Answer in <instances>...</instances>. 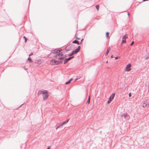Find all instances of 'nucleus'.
Wrapping results in <instances>:
<instances>
[{
    "instance_id": "1",
    "label": "nucleus",
    "mask_w": 149,
    "mask_h": 149,
    "mask_svg": "<svg viewBox=\"0 0 149 149\" xmlns=\"http://www.w3.org/2000/svg\"><path fill=\"white\" fill-rule=\"evenodd\" d=\"M40 94H42L43 100H46L49 96L47 91L46 90L41 91L39 92Z\"/></svg>"
},
{
    "instance_id": "2",
    "label": "nucleus",
    "mask_w": 149,
    "mask_h": 149,
    "mask_svg": "<svg viewBox=\"0 0 149 149\" xmlns=\"http://www.w3.org/2000/svg\"><path fill=\"white\" fill-rule=\"evenodd\" d=\"M66 57V56L64 55L62 53H61L59 54H58L56 56V58L59 59H63Z\"/></svg>"
},
{
    "instance_id": "3",
    "label": "nucleus",
    "mask_w": 149,
    "mask_h": 149,
    "mask_svg": "<svg viewBox=\"0 0 149 149\" xmlns=\"http://www.w3.org/2000/svg\"><path fill=\"white\" fill-rule=\"evenodd\" d=\"M50 63L52 64H58L62 63V62L61 61H57L54 59H52L50 61Z\"/></svg>"
},
{
    "instance_id": "4",
    "label": "nucleus",
    "mask_w": 149,
    "mask_h": 149,
    "mask_svg": "<svg viewBox=\"0 0 149 149\" xmlns=\"http://www.w3.org/2000/svg\"><path fill=\"white\" fill-rule=\"evenodd\" d=\"M131 64L130 63L127 64L125 67V70L126 72H129L131 70Z\"/></svg>"
},
{
    "instance_id": "5",
    "label": "nucleus",
    "mask_w": 149,
    "mask_h": 149,
    "mask_svg": "<svg viewBox=\"0 0 149 149\" xmlns=\"http://www.w3.org/2000/svg\"><path fill=\"white\" fill-rule=\"evenodd\" d=\"M147 101H149V99H146L144 101V102L143 105V107H145L148 106L149 105V102H147Z\"/></svg>"
},
{
    "instance_id": "6",
    "label": "nucleus",
    "mask_w": 149,
    "mask_h": 149,
    "mask_svg": "<svg viewBox=\"0 0 149 149\" xmlns=\"http://www.w3.org/2000/svg\"><path fill=\"white\" fill-rule=\"evenodd\" d=\"M128 37V36L127 35L125 34L124 35L122 38V43H126V41L125 40Z\"/></svg>"
},
{
    "instance_id": "7",
    "label": "nucleus",
    "mask_w": 149,
    "mask_h": 149,
    "mask_svg": "<svg viewBox=\"0 0 149 149\" xmlns=\"http://www.w3.org/2000/svg\"><path fill=\"white\" fill-rule=\"evenodd\" d=\"M35 63H36L38 65H40L42 63V61L40 59H38L36 61Z\"/></svg>"
},
{
    "instance_id": "8",
    "label": "nucleus",
    "mask_w": 149,
    "mask_h": 149,
    "mask_svg": "<svg viewBox=\"0 0 149 149\" xmlns=\"http://www.w3.org/2000/svg\"><path fill=\"white\" fill-rule=\"evenodd\" d=\"M80 47L79 46L78 48L76 49L75 50H74L73 51V53L76 54L80 50Z\"/></svg>"
},
{
    "instance_id": "9",
    "label": "nucleus",
    "mask_w": 149,
    "mask_h": 149,
    "mask_svg": "<svg viewBox=\"0 0 149 149\" xmlns=\"http://www.w3.org/2000/svg\"><path fill=\"white\" fill-rule=\"evenodd\" d=\"M115 93H113L111 94V96H110V97H109V99L110 100H111V101L114 98V97L115 96Z\"/></svg>"
},
{
    "instance_id": "10",
    "label": "nucleus",
    "mask_w": 149,
    "mask_h": 149,
    "mask_svg": "<svg viewBox=\"0 0 149 149\" xmlns=\"http://www.w3.org/2000/svg\"><path fill=\"white\" fill-rule=\"evenodd\" d=\"M71 48V46L70 45H69L67 46L65 48V50L68 51L70 50Z\"/></svg>"
},
{
    "instance_id": "11",
    "label": "nucleus",
    "mask_w": 149,
    "mask_h": 149,
    "mask_svg": "<svg viewBox=\"0 0 149 149\" xmlns=\"http://www.w3.org/2000/svg\"><path fill=\"white\" fill-rule=\"evenodd\" d=\"M68 120H69L68 119L66 121L63 122L59 126H61L64 124H66L68 122Z\"/></svg>"
},
{
    "instance_id": "12",
    "label": "nucleus",
    "mask_w": 149,
    "mask_h": 149,
    "mask_svg": "<svg viewBox=\"0 0 149 149\" xmlns=\"http://www.w3.org/2000/svg\"><path fill=\"white\" fill-rule=\"evenodd\" d=\"M110 50H111V48H110V47H109L108 48V49H107V51L106 52L105 54V56H107L109 52L110 51Z\"/></svg>"
},
{
    "instance_id": "13",
    "label": "nucleus",
    "mask_w": 149,
    "mask_h": 149,
    "mask_svg": "<svg viewBox=\"0 0 149 149\" xmlns=\"http://www.w3.org/2000/svg\"><path fill=\"white\" fill-rule=\"evenodd\" d=\"M60 52V50L56 49L54 51V53H56V54H58Z\"/></svg>"
},
{
    "instance_id": "14",
    "label": "nucleus",
    "mask_w": 149,
    "mask_h": 149,
    "mask_svg": "<svg viewBox=\"0 0 149 149\" xmlns=\"http://www.w3.org/2000/svg\"><path fill=\"white\" fill-rule=\"evenodd\" d=\"M73 80V79L72 78H71L68 82H66L65 83L66 84H69L70 82L71 81Z\"/></svg>"
},
{
    "instance_id": "15",
    "label": "nucleus",
    "mask_w": 149,
    "mask_h": 149,
    "mask_svg": "<svg viewBox=\"0 0 149 149\" xmlns=\"http://www.w3.org/2000/svg\"><path fill=\"white\" fill-rule=\"evenodd\" d=\"M72 43H77V44H78V45L79 44V42H78V41L77 40H75L74 41L72 42Z\"/></svg>"
},
{
    "instance_id": "16",
    "label": "nucleus",
    "mask_w": 149,
    "mask_h": 149,
    "mask_svg": "<svg viewBox=\"0 0 149 149\" xmlns=\"http://www.w3.org/2000/svg\"><path fill=\"white\" fill-rule=\"evenodd\" d=\"M109 32H107L106 33V36H107V37L108 38V39L109 38Z\"/></svg>"
},
{
    "instance_id": "17",
    "label": "nucleus",
    "mask_w": 149,
    "mask_h": 149,
    "mask_svg": "<svg viewBox=\"0 0 149 149\" xmlns=\"http://www.w3.org/2000/svg\"><path fill=\"white\" fill-rule=\"evenodd\" d=\"M96 8L97 10V11L99 10V5H97L96 6Z\"/></svg>"
},
{
    "instance_id": "18",
    "label": "nucleus",
    "mask_w": 149,
    "mask_h": 149,
    "mask_svg": "<svg viewBox=\"0 0 149 149\" xmlns=\"http://www.w3.org/2000/svg\"><path fill=\"white\" fill-rule=\"evenodd\" d=\"M27 60H28V61H29L30 63H31V62H32V60L31 59V58L30 57L29 58H28Z\"/></svg>"
},
{
    "instance_id": "19",
    "label": "nucleus",
    "mask_w": 149,
    "mask_h": 149,
    "mask_svg": "<svg viewBox=\"0 0 149 149\" xmlns=\"http://www.w3.org/2000/svg\"><path fill=\"white\" fill-rule=\"evenodd\" d=\"M74 57L73 56H72V57H70L68 59H67V60L68 61L70 60L71 59L73 58Z\"/></svg>"
},
{
    "instance_id": "20",
    "label": "nucleus",
    "mask_w": 149,
    "mask_h": 149,
    "mask_svg": "<svg viewBox=\"0 0 149 149\" xmlns=\"http://www.w3.org/2000/svg\"><path fill=\"white\" fill-rule=\"evenodd\" d=\"M120 58V56L116 57H115V60H117V59H118V58Z\"/></svg>"
},
{
    "instance_id": "21",
    "label": "nucleus",
    "mask_w": 149,
    "mask_h": 149,
    "mask_svg": "<svg viewBox=\"0 0 149 149\" xmlns=\"http://www.w3.org/2000/svg\"><path fill=\"white\" fill-rule=\"evenodd\" d=\"M111 101V100H109H109H108V101H107V104H109V103H110Z\"/></svg>"
},
{
    "instance_id": "22",
    "label": "nucleus",
    "mask_w": 149,
    "mask_h": 149,
    "mask_svg": "<svg viewBox=\"0 0 149 149\" xmlns=\"http://www.w3.org/2000/svg\"><path fill=\"white\" fill-rule=\"evenodd\" d=\"M25 39V42H26V41H27V39L26 38V37H25V36H24L23 37Z\"/></svg>"
},
{
    "instance_id": "23",
    "label": "nucleus",
    "mask_w": 149,
    "mask_h": 149,
    "mask_svg": "<svg viewBox=\"0 0 149 149\" xmlns=\"http://www.w3.org/2000/svg\"><path fill=\"white\" fill-rule=\"evenodd\" d=\"M68 61L67 60V59H65L64 61V64H65Z\"/></svg>"
},
{
    "instance_id": "24",
    "label": "nucleus",
    "mask_w": 149,
    "mask_h": 149,
    "mask_svg": "<svg viewBox=\"0 0 149 149\" xmlns=\"http://www.w3.org/2000/svg\"><path fill=\"white\" fill-rule=\"evenodd\" d=\"M74 54V53H73V51H72V54H70L69 55V56H72L73 54Z\"/></svg>"
},
{
    "instance_id": "25",
    "label": "nucleus",
    "mask_w": 149,
    "mask_h": 149,
    "mask_svg": "<svg viewBox=\"0 0 149 149\" xmlns=\"http://www.w3.org/2000/svg\"><path fill=\"white\" fill-rule=\"evenodd\" d=\"M87 103H88V104H89L90 103V100H88V101L87 102Z\"/></svg>"
},
{
    "instance_id": "26",
    "label": "nucleus",
    "mask_w": 149,
    "mask_h": 149,
    "mask_svg": "<svg viewBox=\"0 0 149 149\" xmlns=\"http://www.w3.org/2000/svg\"><path fill=\"white\" fill-rule=\"evenodd\" d=\"M134 41H132V43H131V45H132L134 43Z\"/></svg>"
},
{
    "instance_id": "27",
    "label": "nucleus",
    "mask_w": 149,
    "mask_h": 149,
    "mask_svg": "<svg viewBox=\"0 0 149 149\" xmlns=\"http://www.w3.org/2000/svg\"><path fill=\"white\" fill-rule=\"evenodd\" d=\"M129 97H131V93H130L129 94Z\"/></svg>"
},
{
    "instance_id": "28",
    "label": "nucleus",
    "mask_w": 149,
    "mask_h": 149,
    "mask_svg": "<svg viewBox=\"0 0 149 149\" xmlns=\"http://www.w3.org/2000/svg\"><path fill=\"white\" fill-rule=\"evenodd\" d=\"M33 54V53H31L29 55V56H30L31 55H32Z\"/></svg>"
},
{
    "instance_id": "29",
    "label": "nucleus",
    "mask_w": 149,
    "mask_h": 149,
    "mask_svg": "<svg viewBox=\"0 0 149 149\" xmlns=\"http://www.w3.org/2000/svg\"><path fill=\"white\" fill-rule=\"evenodd\" d=\"M76 38L78 40L80 39V38H78L77 36H76Z\"/></svg>"
},
{
    "instance_id": "30",
    "label": "nucleus",
    "mask_w": 149,
    "mask_h": 149,
    "mask_svg": "<svg viewBox=\"0 0 149 149\" xmlns=\"http://www.w3.org/2000/svg\"><path fill=\"white\" fill-rule=\"evenodd\" d=\"M111 58H113V55H112L111 56Z\"/></svg>"
},
{
    "instance_id": "31",
    "label": "nucleus",
    "mask_w": 149,
    "mask_h": 149,
    "mask_svg": "<svg viewBox=\"0 0 149 149\" xmlns=\"http://www.w3.org/2000/svg\"><path fill=\"white\" fill-rule=\"evenodd\" d=\"M88 100H90V96H89V97H88Z\"/></svg>"
},
{
    "instance_id": "32",
    "label": "nucleus",
    "mask_w": 149,
    "mask_h": 149,
    "mask_svg": "<svg viewBox=\"0 0 149 149\" xmlns=\"http://www.w3.org/2000/svg\"><path fill=\"white\" fill-rule=\"evenodd\" d=\"M148 0H143V1H148Z\"/></svg>"
},
{
    "instance_id": "33",
    "label": "nucleus",
    "mask_w": 149,
    "mask_h": 149,
    "mask_svg": "<svg viewBox=\"0 0 149 149\" xmlns=\"http://www.w3.org/2000/svg\"><path fill=\"white\" fill-rule=\"evenodd\" d=\"M127 14H128V16H129V13H127Z\"/></svg>"
},
{
    "instance_id": "34",
    "label": "nucleus",
    "mask_w": 149,
    "mask_h": 149,
    "mask_svg": "<svg viewBox=\"0 0 149 149\" xmlns=\"http://www.w3.org/2000/svg\"><path fill=\"white\" fill-rule=\"evenodd\" d=\"M83 40V39H82L81 40V42H82V40Z\"/></svg>"
},
{
    "instance_id": "35",
    "label": "nucleus",
    "mask_w": 149,
    "mask_h": 149,
    "mask_svg": "<svg viewBox=\"0 0 149 149\" xmlns=\"http://www.w3.org/2000/svg\"><path fill=\"white\" fill-rule=\"evenodd\" d=\"M47 149H50V148L49 147Z\"/></svg>"
},
{
    "instance_id": "36",
    "label": "nucleus",
    "mask_w": 149,
    "mask_h": 149,
    "mask_svg": "<svg viewBox=\"0 0 149 149\" xmlns=\"http://www.w3.org/2000/svg\"><path fill=\"white\" fill-rule=\"evenodd\" d=\"M106 63H108V61H106Z\"/></svg>"
},
{
    "instance_id": "37",
    "label": "nucleus",
    "mask_w": 149,
    "mask_h": 149,
    "mask_svg": "<svg viewBox=\"0 0 149 149\" xmlns=\"http://www.w3.org/2000/svg\"><path fill=\"white\" fill-rule=\"evenodd\" d=\"M147 102H149V101H147Z\"/></svg>"
},
{
    "instance_id": "38",
    "label": "nucleus",
    "mask_w": 149,
    "mask_h": 149,
    "mask_svg": "<svg viewBox=\"0 0 149 149\" xmlns=\"http://www.w3.org/2000/svg\"><path fill=\"white\" fill-rule=\"evenodd\" d=\"M58 127L57 128H56V129H57V128L58 127Z\"/></svg>"
}]
</instances>
